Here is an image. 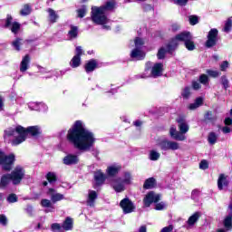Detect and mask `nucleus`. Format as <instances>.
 <instances>
[{
	"label": "nucleus",
	"mask_w": 232,
	"mask_h": 232,
	"mask_svg": "<svg viewBox=\"0 0 232 232\" xmlns=\"http://www.w3.org/2000/svg\"><path fill=\"white\" fill-rule=\"evenodd\" d=\"M166 208H168V205L164 202H160L155 205V209L157 211H162L163 209H166Z\"/></svg>",
	"instance_id": "obj_50"
},
{
	"label": "nucleus",
	"mask_w": 232,
	"mask_h": 232,
	"mask_svg": "<svg viewBox=\"0 0 232 232\" xmlns=\"http://www.w3.org/2000/svg\"><path fill=\"white\" fill-rule=\"evenodd\" d=\"M204 104V99L202 97H198L195 100L193 103L188 105V110H197V108H200Z\"/></svg>",
	"instance_id": "obj_33"
},
{
	"label": "nucleus",
	"mask_w": 232,
	"mask_h": 232,
	"mask_svg": "<svg viewBox=\"0 0 232 232\" xmlns=\"http://www.w3.org/2000/svg\"><path fill=\"white\" fill-rule=\"evenodd\" d=\"M188 41H193V36L189 32H183L181 34H177L175 38L172 39L171 43L174 45V48H177V46H179V43H188Z\"/></svg>",
	"instance_id": "obj_10"
},
{
	"label": "nucleus",
	"mask_w": 232,
	"mask_h": 232,
	"mask_svg": "<svg viewBox=\"0 0 232 232\" xmlns=\"http://www.w3.org/2000/svg\"><path fill=\"white\" fill-rule=\"evenodd\" d=\"M47 12L49 14L50 23H57V20L59 19V14H57V13L52 8H48Z\"/></svg>",
	"instance_id": "obj_37"
},
{
	"label": "nucleus",
	"mask_w": 232,
	"mask_h": 232,
	"mask_svg": "<svg viewBox=\"0 0 232 232\" xmlns=\"http://www.w3.org/2000/svg\"><path fill=\"white\" fill-rule=\"evenodd\" d=\"M63 162L65 164V166H73L75 164H79V156L75 154H67L63 158Z\"/></svg>",
	"instance_id": "obj_17"
},
{
	"label": "nucleus",
	"mask_w": 232,
	"mask_h": 232,
	"mask_svg": "<svg viewBox=\"0 0 232 232\" xmlns=\"http://www.w3.org/2000/svg\"><path fill=\"white\" fill-rule=\"evenodd\" d=\"M225 124H226V126H231V124H232L231 118H226L225 119Z\"/></svg>",
	"instance_id": "obj_63"
},
{
	"label": "nucleus",
	"mask_w": 232,
	"mask_h": 232,
	"mask_svg": "<svg viewBox=\"0 0 232 232\" xmlns=\"http://www.w3.org/2000/svg\"><path fill=\"white\" fill-rule=\"evenodd\" d=\"M185 46L187 50H189V52H193V50L195 49V43L193 42V40H188L187 43H185Z\"/></svg>",
	"instance_id": "obj_49"
},
{
	"label": "nucleus",
	"mask_w": 232,
	"mask_h": 232,
	"mask_svg": "<svg viewBox=\"0 0 232 232\" xmlns=\"http://www.w3.org/2000/svg\"><path fill=\"white\" fill-rule=\"evenodd\" d=\"M77 12H78V17H81V18L84 17L87 12L86 6H82V8L78 9Z\"/></svg>",
	"instance_id": "obj_53"
},
{
	"label": "nucleus",
	"mask_w": 232,
	"mask_h": 232,
	"mask_svg": "<svg viewBox=\"0 0 232 232\" xmlns=\"http://www.w3.org/2000/svg\"><path fill=\"white\" fill-rule=\"evenodd\" d=\"M23 44H24V40L21 38H16L12 42V46L16 52H21V46H23Z\"/></svg>",
	"instance_id": "obj_35"
},
{
	"label": "nucleus",
	"mask_w": 232,
	"mask_h": 232,
	"mask_svg": "<svg viewBox=\"0 0 232 232\" xmlns=\"http://www.w3.org/2000/svg\"><path fill=\"white\" fill-rule=\"evenodd\" d=\"M227 68H229V63L227 61L223 62L220 64V70L221 72H226V70H227Z\"/></svg>",
	"instance_id": "obj_58"
},
{
	"label": "nucleus",
	"mask_w": 232,
	"mask_h": 232,
	"mask_svg": "<svg viewBox=\"0 0 232 232\" xmlns=\"http://www.w3.org/2000/svg\"><path fill=\"white\" fill-rule=\"evenodd\" d=\"M94 179L98 186L104 184V180H106V174L102 172V170H97L94 173Z\"/></svg>",
	"instance_id": "obj_24"
},
{
	"label": "nucleus",
	"mask_w": 232,
	"mask_h": 232,
	"mask_svg": "<svg viewBox=\"0 0 232 232\" xmlns=\"http://www.w3.org/2000/svg\"><path fill=\"white\" fill-rule=\"evenodd\" d=\"M160 200V194H157L153 191L149 192L145 198H143V203L145 208H150L151 204H157Z\"/></svg>",
	"instance_id": "obj_12"
},
{
	"label": "nucleus",
	"mask_w": 232,
	"mask_h": 232,
	"mask_svg": "<svg viewBox=\"0 0 232 232\" xmlns=\"http://www.w3.org/2000/svg\"><path fill=\"white\" fill-rule=\"evenodd\" d=\"M30 68V55L26 54L20 63V72H24Z\"/></svg>",
	"instance_id": "obj_25"
},
{
	"label": "nucleus",
	"mask_w": 232,
	"mask_h": 232,
	"mask_svg": "<svg viewBox=\"0 0 232 232\" xmlns=\"http://www.w3.org/2000/svg\"><path fill=\"white\" fill-rule=\"evenodd\" d=\"M46 179L50 184H53L54 182H57V175L53 172H49L46 175Z\"/></svg>",
	"instance_id": "obj_43"
},
{
	"label": "nucleus",
	"mask_w": 232,
	"mask_h": 232,
	"mask_svg": "<svg viewBox=\"0 0 232 232\" xmlns=\"http://www.w3.org/2000/svg\"><path fill=\"white\" fill-rule=\"evenodd\" d=\"M42 208H46L45 213H53L55 211V207L53 206V202L52 199L43 198L40 202Z\"/></svg>",
	"instance_id": "obj_20"
},
{
	"label": "nucleus",
	"mask_w": 232,
	"mask_h": 232,
	"mask_svg": "<svg viewBox=\"0 0 232 232\" xmlns=\"http://www.w3.org/2000/svg\"><path fill=\"white\" fill-rule=\"evenodd\" d=\"M220 83L222 84L224 90H227V88H229V80H227V76H221Z\"/></svg>",
	"instance_id": "obj_45"
},
{
	"label": "nucleus",
	"mask_w": 232,
	"mask_h": 232,
	"mask_svg": "<svg viewBox=\"0 0 232 232\" xmlns=\"http://www.w3.org/2000/svg\"><path fill=\"white\" fill-rule=\"evenodd\" d=\"M179 132L177 131V128L171 127L169 129V135L174 140L184 141L186 140V132L189 131V126L186 123V121L182 118L177 120Z\"/></svg>",
	"instance_id": "obj_5"
},
{
	"label": "nucleus",
	"mask_w": 232,
	"mask_h": 232,
	"mask_svg": "<svg viewBox=\"0 0 232 232\" xmlns=\"http://www.w3.org/2000/svg\"><path fill=\"white\" fill-rule=\"evenodd\" d=\"M188 21H189L190 24L195 25V24H198V17L197 15H190L188 17Z\"/></svg>",
	"instance_id": "obj_54"
},
{
	"label": "nucleus",
	"mask_w": 232,
	"mask_h": 232,
	"mask_svg": "<svg viewBox=\"0 0 232 232\" xmlns=\"http://www.w3.org/2000/svg\"><path fill=\"white\" fill-rule=\"evenodd\" d=\"M192 87L194 90H200V83L198 82H193Z\"/></svg>",
	"instance_id": "obj_62"
},
{
	"label": "nucleus",
	"mask_w": 232,
	"mask_h": 232,
	"mask_svg": "<svg viewBox=\"0 0 232 232\" xmlns=\"http://www.w3.org/2000/svg\"><path fill=\"white\" fill-rule=\"evenodd\" d=\"M199 82L201 84H208V82H209V78L206 74H201L199 76Z\"/></svg>",
	"instance_id": "obj_52"
},
{
	"label": "nucleus",
	"mask_w": 232,
	"mask_h": 232,
	"mask_svg": "<svg viewBox=\"0 0 232 232\" xmlns=\"http://www.w3.org/2000/svg\"><path fill=\"white\" fill-rule=\"evenodd\" d=\"M15 162V154L0 150V166L5 171H10Z\"/></svg>",
	"instance_id": "obj_6"
},
{
	"label": "nucleus",
	"mask_w": 232,
	"mask_h": 232,
	"mask_svg": "<svg viewBox=\"0 0 232 232\" xmlns=\"http://www.w3.org/2000/svg\"><path fill=\"white\" fill-rule=\"evenodd\" d=\"M218 139V135H217V133L215 132H210L208 134V143L213 145V144H217V140Z\"/></svg>",
	"instance_id": "obj_42"
},
{
	"label": "nucleus",
	"mask_w": 232,
	"mask_h": 232,
	"mask_svg": "<svg viewBox=\"0 0 232 232\" xmlns=\"http://www.w3.org/2000/svg\"><path fill=\"white\" fill-rule=\"evenodd\" d=\"M149 77H153L151 74V63H147L145 66V71L141 74H138L136 79H149Z\"/></svg>",
	"instance_id": "obj_22"
},
{
	"label": "nucleus",
	"mask_w": 232,
	"mask_h": 232,
	"mask_svg": "<svg viewBox=\"0 0 232 232\" xmlns=\"http://www.w3.org/2000/svg\"><path fill=\"white\" fill-rule=\"evenodd\" d=\"M204 104V99L202 97H198L195 100L193 103L188 105V110H197V108H200Z\"/></svg>",
	"instance_id": "obj_32"
},
{
	"label": "nucleus",
	"mask_w": 232,
	"mask_h": 232,
	"mask_svg": "<svg viewBox=\"0 0 232 232\" xmlns=\"http://www.w3.org/2000/svg\"><path fill=\"white\" fill-rule=\"evenodd\" d=\"M7 201L10 204H14V202H17V195L15 194H11L7 197Z\"/></svg>",
	"instance_id": "obj_55"
},
{
	"label": "nucleus",
	"mask_w": 232,
	"mask_h": 232,
	"mask_svg": "<svg viewBox=\"0 0 232 232\" xmlns=\"http://www.w3.org/2000/svg\"><path fill=\"white\" fill-rule=\"evenodd\" d=\"M207 73L210 77H214V79L217 78V77H219V75H220V72L213 71V70H207Z\"/></svg>",
	"instance_id": "obj_51"
},
{
	"label": "nucleus",
	"mask_w": 232,
	"mask_h": 232,
	"mask_svg": "<svg viewBox=\"0 0 232 232\" xmlns=\"http://www.w3.org/2000/svg\"><path fill=\"white\" fill-rule=\"evenodd\" d=\"M24 175H26V171L24 170V168L22 166H16L11 173H9V176L11 177V182L14 186H19L21 182H23V179H24Z\"/></svg>",
	"instance_id": "obj_7"
},
{
	"label": "nucleus",
	"mask_w": 232,
	"mask_h": 232,
	"mask_svg": "<svg viewBox=\"0 0 232 232\" xmlns=\"http://www.w3.org/2000/svg\"><path fill=\"white\" fill-rule=\"evenodd\" d=\"M151 75L154 77V79H157V77H160L162 75V72H164V64L162 63H155L151 69Z\"/></svg>",
	"instance_id": "obj_18"
},
{
	"label": "nucleus",
	"mask_w": 232,
	"mask_h": 232,
	"mask_svg": "<svg viewBox=\"0 0 232 232\" xmlns=\"http://www.w3.org/2000/svg\"><path fill=\"white\" fill-rule=\"evenodd\" d=\"M12 182V178L10 176V174H5L1 177L0 179V188L2 189H5V188H6V186H8V184H10Z\"/></svg>",
	"instance_id": "obj_26"
},
{
	"label": "nucleus",
	"mask_w": 232,
	"mask_h": 232,
	"mask_svg": "<svg viewBox=\"0 0 232 232\" xmlns=\"http://www.w3.org/2000/svg\"><path fill=\"white\" fill-rule=\"evenodd\" d=\"M67 139L80 151H90L95 144V134L82 121H76L69 130Z\"/></svg>",
	"instance_id": "obj_1"
},
{
	"label": "nucleus",
	"mask_w": 232,
	"mask_h": 232,
	"mask_svg": "<svg viewBox=\"0 0 232 232\" xmlns=\"http://www.w3.org/2000/svg\"><path fill=\"white\" fill-rule=\"evenodd\" d=\"M208 40L205 43L207 48H213L218 42V30L211 29L208 34Z\"/></svg>",
	"instance_id": "obj_11"
},
{
	"label": "nucleus",
	"mask_w": 232,
	"mask_h": 232,
	"mask_svg": "<svg viewBox=\"0 0 232 232\" xmlns=\"http://www.w3.org/2000/svg\"><path fill=\"white\" fill-rule=\"evenodd\" d=\"M204 104V99L202 97H198L195 100L193 103L188 105V110H197V108H200Z\"/></svg>",
	"instance_id": "obj_30"
},
{
	"label": "nucleus",
	"mask_w": 232,
	"mask_h": 232,
	"mask_svg": "<svg viewBox=\"0 0 232 232\" xmlns=\"http://www.w3.org/2000/svg\"><path fill=\"white\" fill-rule=\"evenodd\" d=\"M130 57L136 61H142L146 57V53L142 49L134 48L130 53Z\"/></svg>",
	"instance_id": "obj_19"
},
{
	"label": "nucleus",
	"mask_w": 232,
	"mask_h": 232,
	"mask_svg": "<svg viewBox=\"0 0 232 232\" xmlns=\"http://www.w3.org/2000/svg\"><path fill=\"white\" fill-rule=\"evenodd\" d=\"M198 218H200V212H196L192 216H190L187 221V224L189 227L195 226L197 222H198Z\"/></svg>",
	"instance_id": "obj_28"
},
{
	"label": "nucleus",
	"mask_w": 232,
	"mask_h": 232,
	"mask_svg": "<svg viewBox=\"0 0 232 232\" xmlns=\"http://www.w3.org/2000/svg\"><path fill=\"white\" fill-rule=\"evenodd\" d=\"M209 168V163H208V160H203L199 163V169H208Z\"/></svg>",
	"instance_id": "obj_56"
},
{
	"label": "nucleus",
	"mask_w": 232,
	"mask_h": 232,
	"mask_svg": "<svg viewBox=\"0 0 232 232\" xmlns=\"http://www.w3.org/2000/svg\"><path fill=\"white\" fill-rule=\"evenodd\" d=\"M175 48L176 47L172 44L171 42L167 46L161 47L157 53L158 59H164V57H166V53H171Z\"/></svg>",
	"instance_id": "obj_16"
},
{
	"label": "nucleus",
	"mask_w": 232,
	"mask_h": 232,
	"mask_svg": "<svg viewBox=\"0 0 232 232\" xmlns=\"http://www.w3.org/2000/svg\"><path fill=\"white\" fill-rule=\"evenodd\" d=\"M227 186V176L225 174H220L218 179V189H224Z\"/></svg>",
	"instance_id": "obj_27"
},
{
	"label": "nucleus",
	"mask_w": 232,
	"mask_h": 232,
	"mask_svg": "<svg viewBox=\"0 0 232 232\" xmlns=\"http://www.w3.org/2000/svg\"><path fill=\"white\" fill-rule=\"evenodd\" d=\"M122 169V167L119 164H113L107 168L106 173L109 177H115V175L119 174V171Z\"/></svg>",
	"instance_id": "obj_21"
},
{
	"label": "nucleus",
	"mask_w": 232,
	"mask_h": 232,
	"mask_svg": "<svg viewBox=\"0 0 232 232\" xmlns=\"http://www.w3.org/2000/svg\"><path fill=\"white\" fill-rule=\"evenodd\" d=\"M28 133L33 137H37V135H41L43 130H41V127L39 126H31L27 129H24L23 126L18 125L14 128L7 129L5 131V135L6 137H14L12 140L13 146H19V144H23L24 140H26V137H28Z\"/></svg>",
	"instance_id": "obj_2"
},
{
	"label": "nucleus",
	"mask_w": 232,
	"mask_h": 232,
	"mask_svg": "<svg viewBox=\"0 0 232 232\" xmlns=\"http://www.w3.org/2000/svg\"><path fill=\"white\" fill-rule=\"evenodd\" d=\"M97 68V61L96 60H91L85 64V71L87 73H90V72H93Z\"/></svg>",
	"instance_id": "obj_36"
},
{
	"label": "nucleus",
	"mask_w": 232,
	"mask_h": 232,
	"mask_svg": "<svg viewBox=\"0 0 232 232\" xmlns=\"http://www.w3.org/2000/svg\"><path fill=\"white\" fill-rule=\"evenodd\" d=\"M110 184L116 193H122L126 191V186L133 184V175L130 171H124L121 177L111 179Z\"/></svg>",
	"instance_id": "obj_4"
},
{
	"label": "nucleus",
	"mask_w": 232,
	"mask_h": 232,
	"mask_svg": "<svg viewBox=\"0 0 232 232\" xmlns=\"http://www.w3.org/2000/svg\"><path fill=\"white\" fill-rule=\"evenodd\" d=\"M224 226L227 229H231L232 227V216H227L224 220Z\"/></svg>",
	"instance_id": "obj_46"
},
{
	"label": "nucleus",
	"mask_w": 232,
	"mask_h": 232,
	"mask_svg": "<svg viewBox=\"0 0 232 232\" xmlns=\"http://www.w3.org/2000/svg\"><path fill=\"white\" fill-rule=\"evenodd\" d=\"M155 179L154 178H149L148 179L145 180L143 184L144 189H151V188H155Z\"/></svg>",
	"instance_id": "obj_39"
},
{
	"label": "nucleus",
	"mask_w": 232,
	"mask_h": 232,
	"mask_svg": "<svg viewBox=\"0 0 232 232\" xmlns=\"http://www.w3.org/2000/svg\"><path fill=\"white\" fill-rule=\"evenodd\" d=\"M0 224H2V226H6V224H8V219L6 218V216L0 215Z\"/></svg>",
	"instance_id": "obj_60"
},
{
	"label": "nucleus",
	"mask_w": 232,
	"mask_h": 232,
	"mask_svg": "<svg viewBox=\"0 0 232 232\" xmlns=\"http://www.w3.org/2000/svg\"><path fill=\"white\" fill-rule=\"evenodd\" d=\"M97 197H99V195L97 194V191L89 190L88 196H87V206L93 208V206H95V200H97Z\"/></svg>",
	"instance_id": "obj_23"
},
{
	"label": "nucleus",
	"mask_w": 232,
	"mask_h": 232,
	"mask_svg": "<svg viewBox=\"0 0 232 232\" xmlns=\"http://www.w3.org/2000/svg\"><path fill=\"white\" fill-rule=\"evenodd\" d=\"M204 104V99L202 97H198L195 100L193 103L188 105V110H197V108H200Z\"/></svg>",
	"instance_id": "obj_31"
},
{
	"label": "nucleus",
	"mask_w": 232,
	"mask_h": 232,
	"mask_svg": "<svg viewBox=\"0 0 232 232\" xmlns=\"http://www.w3.org/2000/svg\"><path fill=\"white\" fill-rule=\"evenodd\" d=\"M204 104V99L202 97H198L195 100L193 103L188 105V110H197V108H200Z\"/></svg>",
	"instance_id": "obj_29"
},
{
	"label": "nucleus",
	"mask_w": 232,
	"mask_h": 232,
	"mask_svg": "<svg viewBox=\"0 0 232 232\" xmlns=\"http://www.w3.org/2000/svg\"><path fill=\"white\" fill-rule=\"evenodd\" d=\"M77 35H79V29L77 26L71 25V29L68 32L69 39H77Z\"/></svg>",
	"instance_id": "obj_38"
},
{
	"label": "nucleus",
	"mask_w": 232,
	"mask_h": 232,
	"mask_svg": "<svg viewBox=\"0 0 232 232\" xmlns=\"http://www.w3.org/2000/svg\"><path fill=\"white\" fill-rule=\"evenodd\" d=\"M62 227L65 231H70V230L73 229V219H72V218H66Z\"/></svg>",
	"instance_id": "obj_34"
},
{
	"label": "nucleus",
	"mask_w": 232,
	"mask_h": 232,
	"mask_svg": "<svg viewBox=\"0 0 232 232\" xmlns=\"http://www.w3.org/2000/svg\"><path fill=\"white\" fill-rule=\"evenodd\" d=\"M112 10H115V1L113 0L107 2L100 7L93 6L92 8V23H95V24H101L103 30H111V26L108 25L110 24V20L106 14L108 12H112Z\"/></svg>",
	"instance_id": "obj_3"
},
{
	"label": "nucleus",
	"mask_w": 232,
	"mask_h": 232,
	"mask_svg": "<svg viewBox=\"0 0 232 232\" xmlns=\"http://www.w3.org/2000/svg\"><path fill=\"white\" fill-rule=\"evenodd\" d=\"M84 53L82 47L77 46L75 49V55L71 60V66L72 68H79L81 66V55Z\"/></svg>",
	"instance_id": "obj_13"
},
{
	"label": "nucleus",
	"mask_w": 232,
	"mask_h": 232,
	"mask_svg": "<svg viewBox=\"0 0 232 232\" xmlns=\"http://www.w3.org/2000/svg\"><path fill=\"white\" fill-rule=\"evenodd\" d=\"M4 28H8L9 30H11L12 34H19V30H21V24L14 22V18L12 17V15L7 14Z\"/></svg>",
	"instance_id": "obj_9"
},
{
	"label": "nucleus",
	"mask_w": 232,
	"mask_h": 232,
	"mask_svg": "<svg viewBox=\"0 0 232 232\" xmlns=\"http://www.w3.org/2000/svg\"><path fill=\"white\" fill-rule=\"evenodd\" d=\"M134 44H135V48L142 50V46L144 44V40H142V38H136L134 40Z\"/></svg>",
	"instance_id": "obj_47"
},
{
	"label": "nucleus",
	"mask_w": 232,
	"mask_h": 232,
	"mask_svg": "<svg viewBox=\"0 0 232 232\" xmlns=\"http://www.w3.org/2000/svg\"><path fill=\"white\" fill-rule=\"evenodd\" d=\"M171 231H173V225H169L168 227H163L160 232H171Z\"/></svg>",
	"instance_id": "obj_61"
},
{
	"label": "nucleus",
	"mask_w": 232,
	"mask_h": 232,
	"mask_svg": "<svg viewBox=\"0 0 232 232\" xmlns=\"http://www.w3.org/2000/svg\"><path fill=\"white\" fill-rule=\"evenodd\" d=\"M223 133H231V129L229 127H223Z\"/></svg>",
	"instance_id": "obj_64"
},
{
	"label": "nucleus",
	"mask_w": 232,
	"mask_h": 232,
	"mask_svg": "<svg viewBox=\"0 0 232 232\" xmlns=\"http://www.w3.org/2000/svg\"><path fill=\"white\" fill-rule=\"evenodd\" d=\"M190 95H191V88L185 87L181 92V97H183V99H189Z\"/></svg>",
	"instance_id": "obj_44"
},
{
	"label": "nucleus",
	"mask_w": 232,
	"mask_h": 232,
	"mask_svg": "<svg viewBox=\"0 0 232 232\" xmlns=\"http://www.w3.org/2000/svg\"><path fill=\"white\" fill-rule=\"evenodd\" d=\"M158 146L161 151H177V150L180 149V143L168 139L160 140L158 142Z\"/></svg>",
	"instance_id": "obj_8"
},
{
	"label": "nucleus",
	"mask_w": 232,
	"mask_h": 232,
	"mask_svg": "<svg viewBox=\"0 0 232 232\" xmlns=\"http://www.w3.org/2000/svg\"><path fill=\"white\" fill-rule=\"evenodd\" d=\"M188 1L189 0H173L175 5H179V6H186L188 5Z\"/></svg>",
	"instance_id": "obj_59"
},
{
	"label": "nucleus",
	"mask_w": 232,
	"mask_h": 232,
	"mask_svg": "<svg viewBox=\"0 0 232 232\" xmlns=\"http://www.w3.org/2000/svg\"><path fill=\"white\" fill-rule=\"evenodd\" d=\"M51 227L53 232H61V225L59 223H53Z\"/></svg>",
	"instance_id": "obj_57"
},
{
	"label": "nucleus",
	"mask_w": 232,
	"mask_h": 232,
	"mask_svg": "<svg viewBox=\"0 0 232 232\" xmlns=\"http://www.w3.org/2000/svg\"><path fill=\"white\" fill-rule=\"evenodd\" d=\"M32 14V7L30 5L26 4L23 6V8L20 10V15H30Z\"/></svg>",
	"instance_id": "obj_41"
},
{
	"label": "nucleus",
	"mask_w": 232,
	"mask_h": 232,
	"mask_svg": "<svg viewBox=\"0 0 232 232\" xmlns=\"http://www.w3.org/2000/svg\"><path fill=\"white\" fill-rule=\"evenodd\" d=\"M120 206L123 211V213H133L135 211V205H133V202L130 200V198H125L120 202Z\"/></svg>",
	"instance_id": "obj_14"
},
{
	"label": "nucleus",
	"mask_w": 232,
	"mask_h": 232,
	"mask_svg": "<svg viewBox=\"0 0 232 232\" xmlns=\"http://www.w3.org/2000/svg\"><path fill=\"white\" fill-rule=\"evenodd\" d=\"M149 159L152 160L153 162L159 160L160 159V152L151 150L149 151Z\"/></svg>",
	"instance_id": "obj_40"
},
{
	"label": "nucleus",
	"mask_w": 232,
	"mask_h": 232,
	"mask_svg": "<svg viewBox=\"0 0 232 232\" xmlns=\"http://www.w3.org/2000/svg\"><path fill=\"white\" fill-rule=\"evenodd\" d=\"M232 28V17L228 18L225 23L224 32H229Z\"/></svg>",
	"instance_id": "obj_48"
},
{
	"label": "nucleus",
	"mask_w": 232,
	"mask_h": 232,
	"mask_svg": "<svg viewBox=\"0 0 232 232\" xmlns=\"http://www.w3.org/2000/svg\"><path fill=\"white\" fill-rule=\"evenodd\" d=\"M47 197L51 198L53 204H56V202H61V200H64V195L57 192L54 188H49L47 191Z\"/></svg>",
	"instance_id": "obj_15"
}]
</instances>
